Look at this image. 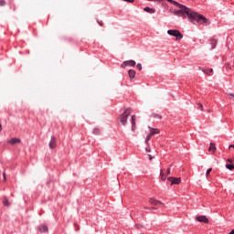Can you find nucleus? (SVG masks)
<instances>
[{
	"label": "nucleus",
	"mask_w": 234,
	"mask_h": 234,
	"mask_svg": "<svg viewBox=\"0 0 234 234\" xmlns=\"http://www.w3.org/2000/svg\"><path fill=\"white\" fill-rule=\"evenodd\" d=\"M144 11L147 12L148 14H154V12H156L154 8L151 7H144Z\"/></svg>",
	"instance_id": "4468645a"
},
{
	"label": "nucleus",
	"mask_w": 234,
	"mask_h": 234,
	"mask_svg": "<svg viewBox=\"0 0 234 234\" xmlns=\"http://www.w3.org/2000/svg\"><path fill=\"white\" fill-rule=\"evenodd\" d=\"M135 66H136V61H134V60H125L121 65V68L125 69L126 67H135Z\"/></svg>",
	"instance_id": "20e7f679"
},
{
	"label": "nucleus",
	"mask_w": 234,
	"mask_h": 234,
	"mask_svg": "<svg viewBox=\"0 0 234 234\" xmlns=\"http://www.w3.org/2000/svg\"><path fill=\"white\" fill-rule=\"evenodd\" d=\"M3 131V126L0 124V133Z\"/></svg>",
	"instance_id": "72a5a7b5"
},
{
	"label": "nucleus",
	"mask_w": 234,
	"mask_h": 234,
	"mask_svg": "<svg viewBox=\"0 0 234 234\" xmlns=\"http://www.w3.org/2000/svg\"><path fill=\"white\" fill-rule=\"evenodd\" d=\"M168 36H173L176 37V41H179L184 37V35L178 29H169L167 30Z\"/></svg>",
	"instance_id": "f03ea898"
},
{
	"label": "nucleus",
	"mask_w": 234,
	"mask_h": 234,
	"mask_svg": "<svg viewBox=\"0 0 234 234\" xmlns=\"http://www.w3.org/2000/svg\"><path fill=\"white\" fill-rule=\"evenodd\" d=\"M168 175H171V169L170 168H168L167 171H166V176H168Z\"/></svg>",
	"instance_id": "c85d7f7f"
},
{
	"label": "nucleus",
	"mask_w": 234,
	"mask_h": 234,
	"mask_svg": "<svg viewBox=\"0 0 234 234\" xmlns=\"http://www.w3.org/2000/svg\"><path fill=\"white\" fill-rule=\"evenodd\" d=\"M227 169H229V171H233L234 165H226Z\"/></svg>",
	"instance_id": "aec40b11"
},
{
	"label": "nucleus",
	"mask_w": 234,
	"mask_h": 234,
	"mask_svg": "<svg viewBox=\"0 0 234 234\" xmlns=\"http://www.w3.org/2000/svg\"><path fill=\"white\" fill-rule=\"evenodd\" d=\"M146 153H151V148L148 146L147 148H145Z\"/></svg>",
	"instance_id": "cd10ccee"
},
{
	"label": "nucleus",
	"mask_w": 234,
	"mask_h": 234,
	"mask_svg": "<svg viewBox=\"0 0 234 234\" xmlns=\"http://www.w3.org/2000/svg\"><path fill=\"white\" fill-rule=\"evenodd\" d=\"M228 162L231 164L233 162V159H228Z\"/></svg>",
	"instance_id": "473e14b6"
},
{
	"label": "nucleus",
	"mask_w": 234,
	"mask_h": 234,
	"mask_svg": "<svg viewBox=\"0 0 234 234\" xmlns=\"http://www.w3.org/2000/svg\"><path fill=\"white\" fill-rule=\"evenodd\" d=\"M197 222H203L204 224H209V219L206 216H198L197 217Z\"/></svg>",
	"instance_id": "423d86ee"
},
{
	"label": "nucleus",
	"mask_w": 234,
	"mask_h": 234,
	"mask_svg": "<svg viewBox=\"0 0 234 234\" xmlns=\"http://www.w3.org/2000/svg\"><path fill=\"white\" fill-rule=\"evenodd\" d=\"M3 204H4V206H6V207H8L10 206V203L8 202V199H6V198H5L3 200Z\"/></svg>",
	"instance_id": "6ab92c4d"
},
{
	"label": "nucleus",
	"mask_w": 234,
	"mask_h": 234,
	"mask_svg": "<svg viewBox=\"0 0 234 234\" xmlns=\"http://www.w3.org/2000/svg\"><path fill=\"white\" fill-rule=\"evenodd\" d=\"M217 45V41L212 40V48H215V46Z\"/></svg>",
	"instance_id": "a878e982"
},
{
	"label": "nucleus",
	"mask_w": 234,
	"mask_h": 234,
	"mask_svg": "<svg viewBox=\"0 0 234 234\" xmlns=\"http://www.w3.org/2000/svg\"><path fill=\"white\" fill-rule=\"evenodd\" d=\"M136 130V115L132 116V131Z\"/></svg>",
	"instance_id": "9d476101"
},
{
	"label": "nucleus",
	"mask_w": 234,
	"mask_h": 234,
	"mask_svg": "<svg viewBox=\"0 0 234 234\" xmlns=\"http://www.w3.org/2000/svg\"><path fill=\"white\" fill-rule=\"evenodd\" d=\"M99 25H101V27H103V24H102V23H100V22H99Z\"/></svg>",
	"instance_id": "c9c22d12"
},
{
	"label": "nucleus",
	"mask_w": 234,
	"mask_h": 234,
	"mask_svg": "<svg viewBox=\"0 0 234 234\" xmlns=\"http://www.w3.org/2000/svg\"><path fill=\"white\" fill-rule=\"evenodd\" d=\"M57 146H58V139L56 138V136H52L48 144V147L49 149H56Z\"/></svg>",
	"instance_id": "39448f33"
},
{
	"label": "nucleus",
	"mask_w": 234,
	"mask_h": 234,
	"mask_svg": "<svg viewBox=\"0 0 234 234\" xmlns=\"http://www.w3.org/2000/svg\"><path fill=\"white\" fill-rule=\"evenodd\" d=\"M208 151L210 153H215L217 151V147L215 146V144L214 143H210V146L208 148Z\"/></svg>",
	"instance_id": "ddd939ff"
},
{
	"label": "nucleus",
	"mask_w": 234,
	"mask_h": 234,
	"mask_svg": "<svg viewBox=\"0 0 234 234\" xmlns=\"http://www.w3.org/2000/svg\"><path fill=\"white\" fill-rule=\"evenodd\" d=\"M149 160H154V156L148 154Z\"/></svg>",
	"instance_id": "c756f323"
},
{
	"label": "nucleus",
	"mask_w": 234,
	"mask_h": 234,
	"mask_svg": "<svg viewBox=\"0 0 234 234\" xmlns=\"http://www.w3.org/2000/svg\"><path fill=\"white\" fill-rule=\"evenodd\" d=\"M150 129V133L152 134V136H154V134H160V130H158V128H151Z\"/></svg>",
	"instance_id": "9b49d317"
},
{
	"label": "nucleus",
	"mask_w": 234,
	"mask_h": 234,
	"mask_svg": "<svg viewBox=\"0 0 234 234\" xmlns=\"http://www.w3.org/2000/svg\"><path fill=\"white\" fill-rule=\"evenodd\" d=\"M128 74H129V78H130L131 80H133V79H134V76H136V71H135L134 69H130V70L128 71Z\"/></svg>",
	"instance_id": "f8f14e48"
},
{
	"label": "nucleus",
	"mask_w": 234,
	"mask_h": 234,
	"mask_svg": "<svg viewBox=\"0 0 234 234\" xmlns=\"http://www.w3.org/2000/svg\"><path fill=\"white\" fill-rule=\"evenodd\" d=\"M4 180H6V173H3Z\"/></svg>",
	"instance_id": "7c9ffc66"
},
{
	"label": "nucleus",
	"mask_w": 234,
	"mask_h": 234,
	"mask_svg": "<svg viewBox=\"0 0 234 234\" xmlns=\"http://www.w3.org/2000/svg\"><path fill=\"white\" fill-rule=\"evenodd\" d=\"M93 133L94 134H100V130L99 129H94Z\"/></svg>",
	"instance_id": "4be33fe9"
},
{
	"label": "nucleus",
	"mask_w": 234,
	"mask_h": 234,
	"mask_svg": "<svg viewBox=\"0 0 234 234\" xmlns=\"http://www.w3.org/2000/svg\"><path fill=\"white\" fill-rule=\"evenodd\" d=\"M207 112H211V110H208Z\"/></svg>",
	"instance_id": "e433bc0d"
},
{
	"label": "nucleus",
	"mask_w": 234,
	"mask_h": 234,
	"mask_svg": "<svg viewBox=\"0 0 234 234\" xmlns=\"http://www.w3.org/2000/svg\"><path fill=\"white\" fill-rule=\"evenodd\" d=\"M197 105L200 108V111L204 112V106L202 105V103L198 102Z\"/></svg>",
	"instance_id": "412c9836"
},
{
	"label": "nucleus",
	"mask_w": 234,
	"mask_h": 234,
	"mask_svg": "<svg viewBox=\"0 0 234 234\" xmlns=\"http://www.w3.org/2000/svg\"><path fill=\"white\" fill-rule=\"evenodd\" d=\"M151 118H157V120H162V115L158 114V113H152Z\"/></svg>",
	"instance_id": "2eb2a0df"
},
{
	"label": "nucleus",
	"mask_w": 234,
	"mask_h": 234,
	"mask_svg": "<svg viewBox=\"0 0 234 234\" xmlns=\"http://www.w3.org/2000/svg\"><path fill=\"white\" fill-rule=\"evenodd\" d=\"M152 138H153V134H151V133H148V135H147L146 138H145V144H146V145H149V140H151Z\"/></svg>",
	"instance_id": "dca6fc26"
},
{
	"label": "nucleus",
	"mask_w": 234,
	"mask_h": 234,
	"mask_svg": "<svg viewBox=\"0 0 234 234\" xmlns=\"http://www.w3.org/2000/svg\"><path fill=\"white\" fill-rule=\"evenodd\" d=\"M7 144H9L10 145H16V144H21V139L16 137L11 138L7 141Z\"/></svg>",
	"instance_id": "0eeeda50"
},
{
	"label": "nucleus",
	"mask_w": 234,
	"mask_h": 234,
	"mask_svg": "<svg viewBox=\"0 0 234 234\" xmlns=\"http://www.w3.org/2000/svg\"><path fill=\"white\" fill-rule=\"evenodd\" d=\"M133 110L131 108H127L122 114L119 117V122H121L122 125H127V118L131 116Z\"/></svg>",
	"instance_id": "f257e3e1"
},
{
	"label": "nucleus",
	"mask_w": 234,
	"mask_h": 234,
	"mask_svg": "<svg viewBox=\"0 0 234 234\" xmlns=\"http://www.w3.org/2000/svg\"><path fill=\"white\" fill-rule=\"evenodd\" d=\"M5 0H0V6H5Z\"/></svg>",
	"instance_id": "b1692460"
},
{
	"label": "nucleus",
	"mask_w": 234,
	"mask_h": 234,
	"mask_svg": "<svg viewBox=\"0 0 234 234\" xmlns=\"http://www.w3.org/2000/svg\"><path fill=\"white\" fill-rule=\"evenodd\" d=\"M229 234H234V229H232Z\"/></svg>",
	"instance_id": "f704fd0d"
},
{
	"label": "nucleus",
	"mask_w": 234,
	"mask_h": 234,
	"mask_svg": "<svg viewBox=\"0 0 234 234\" xmlns=\"http://www.w3.org/2000/svg\"><path fill=\"white\" fill-rule=\"evenodd\" d=\"M160 176H161V180L165 182V178H167V175L164 174V170H161Z\"/></svg>",
	"instance_id": "f3484780"
},
{
	"label": "nucleus",
	"mask_w": 234,
	"mask_h": 234,
	"mask_svg": "<svg viewBox=\"0 0 234 234\" xmlns=\"http://www.w3.org/2000/svg\"><path fill=\"white\" fill-rule=\"evenodd\" d=\"M149 202L152 204V206H165V204L164 203H162L161 201H159V200H156V199H154V198H153V197H151L150 199H149Z\"/></svg>",
	"instance_id": "6e6552de"
},
{
	"label": "nucleus",
	"mask_w": 234,
	"mask_h": 234,
	"mask_svg": "<svg viewBox=\"0 0 234 234\" xmlns=\"http://www.w3.org/2000/svg\"><path fill=\"white\" fill-rule=\"evenodd\" d=\"M136 68H137L139 70H142V64L138 63V64L136 65Z\"/></svg>",
	"instance_id": "393cba45"
},
{
	"label": "nucleus",
	"mask_w": 234,
	"mask_h": 234,
	"mask_svg": "<svg viewBox=\"0 0 234 234\" xmlns=\"http://www.w3.org/2000/svg\"><path fill=\"white\" fill-rule=\"evenodd\" d=\"M229 96H231V98H234V94L233 93H229Z\"/></svg>",
	"instance_id": "2f4dec72"
},
{
	"label": "nucleus",
	"mask_w": 234,
	"mask_h": 234,
	"mask_svg": "<svg viewBox=\"0 0 234 234\" xmlns=\"http://www.w3.org/2000/svg\"><path fill=\"white\" fill-rule=\"evenodd\" d=\"M125 3H134V0H123Z\"/></svg>",
	"instance_id": "bb28decb"
},
{
	"label": "nucleus",
	"mask_w": 234,
	"mask_h": 234,
	"mask_svg": "<svg viewBox=\"0 0 234 234\" xmlns=\"http://www.w3.org/2000/svg\"><path fill=\"white\" fill-rule=\"evenodd\" d=\"M38 230L41 233H48V227H47V225H40L37 227Z\"/></svg>",
	"instance_id": "1a4fd4ad"
},
{
	"label": "nucleus",
	"mask_w": 234,
	"mask_h": 234,
	"mask_svg": "<svg viewBox=\"0 0 234 234\" xmlns=\"http://www.w3.org/2000/svg\"><path fill=\"white\" fill-rule=\"evenodd\" d=\"M203 72L205 74H207L208 76H211V74H213V69H205V70H203Z\"/></svg>",
	"instance_id": "a211bd4d"
},
{
	"label": "nucleus",
	"mask_w": 234,
	"mask_h": 234,
	"mask_svg": "<svg viewBox=\"0 0 234 234\" xmlns=\"http://www.w3.org/2000/svg\"><path fill=\"white\" fill-rule=\"evenodd\" d=\"M211 171H213V168H209L207 170V173H206L207 176L211 173Z\"/></svg>",
	"instance_id": "5701e85b"
},
{
	"label": "nucleus",
	"mask_w": 234,
	"mask_h": 234,
	"mask_svg": "<svg viewBox=\"0 0 234 234\" xmlns=\"http://www.w3.org/2000/svg\"><path fill=\"white\" fill-rule=\"evenodd\" d=\"M168 182H171V186H178L182 182V179L180 177H173L170 176L167 178Z\"/></svg>",
	"instance_id": "7ed1b4c3"
}]
</instances>
